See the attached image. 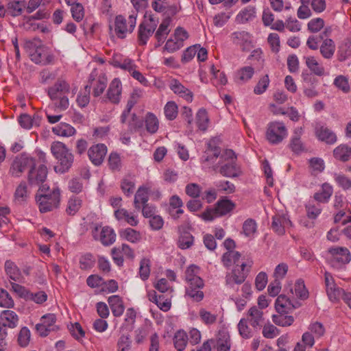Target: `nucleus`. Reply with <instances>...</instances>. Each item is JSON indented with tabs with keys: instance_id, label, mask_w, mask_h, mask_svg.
Returning <instances> with one entry per match:
<instances>
[{
	"instance_id": "nucleus-5",
	"label": "nucleus",
	"mask_w": 351,
	"mask_h": 351,
	"mask_svg": "<svg viewBox=\"0 0 351 351\" xmlns=\"http://www.w3.org/2000/svg\"><path fill=\"white\" fill-rule=\"evenodd\" d=\"M253 265L251 259L242 263L240 265H237L233 269L226 275V285L228 288L238 291V285L243 284L247 278L250 269Z\"/></svg>"
},
{
	"instance_id": "nucleus-42",
	"label": "nucleus",
	"mask_w": 351,
	"mask_h": 351,
	"mask_svg": "<svg viewBox=\"0 0 351 351\" xmlns=\"http://www.w3.org/2000/svg\"><path fill=\"white\" fill-rule=\"evenodd\" d=\"M25 0H10L8 3V10L12 16H20L25 8Z\"/></svg>"
},
{
	"instance_id": "nucleus-28",
	"label": "nucleus",
	"mask_w": 351,
	"mask_h": 351,
	"mask_svg": "<svg viewBox=\"0 0 351 351\" xmlns=\"http://www.w3.org/2000/svg\"><path fill=\"white\" fill-rule=\"evenodd\" d=\"M115 218L120 221H124L131 226H136L138 224L137 215L128 212L125 208H118L114 211Z\"/></svg>"
},
{
	"instance_id": "nucleus-37",
	"label": "nucleus",
	"mask_w": 351,
	"mask_h": 351,
	"mask_svg": "<svg viewBox=\"0 0 351 351\" xmlns=\"http://www.w3.org/2000/svg\"><path fill=\"white\" fill-rule=\"evenodd\" d=\"M255 17L256 8L249 5L240 11L236 17V20L238 23H245L253 20Z\"/></svg>"
},
{
	"instance_id": "nucleus-1",
	"label": "nucleus",
	"mask_w": 351,
	"mask_h": 351,
	"mask_svg": "<svg viewBox=\"0 0 351 351\" xmlns=\"http://www.w3.org/2000/svg\"><path fill=\"white\" fill-rule=\"evenodd\" d=\"M71 92L69 83L63 78L47 88V93L54 107L60 111L66 110L69 106V95Z\"/></svg>"
},
{
	"instance_id": "nucleus-43",
	"label": "nucleus",
	"mask_w": 351,
	"mask_h": 351,
	"mask_svg": "<svg viewBox=\"0 0 351 351\" xmlns=\"http://www.w3.org/2000/svg\"><path fill=\"white\" fill-rule=\"evenodd\" d=\"M196 125L201 131H206L208 127L209 119L205 109H199L196 114Z\"/></svg>"
},
{
	"instance_id": "nucleus-17",
	"label": "nucleus",
	"mask_w": 351,
	"mask_h": 351,
	"mask_svg": "<svg viewBox=\"0 0 351 351\" xmlns=\"http://www.w3.org/2000/svg\"><path fill=\"white\" fill-rule=\"evenodd\" d=\"M107 147L103 143L93 145L87 151L88 156L95 166H99L104 162L107 154Z\"/></svg>"
},
{
	"instance_id": "nucleus-56",
	"label": "nucleus",
	"mask_w": 351,
	"mask_h": 351,
	"mask_svg": "<svg viewBox=\"0 0 351 351\" xmlns=\"http://www.w3.org/2000/svg\"><path fill=\"white\" fill-rule=\"evenodd\" d=\"M193 244V237L188 232L181 234L178 241V245L182 250L191 247Z\"/></svg>"
},
{
	"instance_id": "nucleus-49",
	"label": "nucleus",
	"mask_w": 351,
	"mask_h": 351,
	"mask_svg": "<svg viewBox=\"0 0 351 351\" xmlns=\"http://www.w3.org/2000/svg\"><path fill=\"white\" fill-rule=\"evenodd\" d=\"M248 323L245 318H242L237 325L239 333L244 339H250L254 335L253 329L248 326Z\"/></svg>"
},
{
	"instance_id": "nucleus-10",
	"label": "nucleus",
	"mask_w": 351,
	"mask_h": 351,
	"mask_svg": "<svg viewBox=\"0 0 351 351\" xmlns=\"http://www.w3.org/2000/svg\"><path fill=\"white\" fill-rule=\"evenodd\" d=\"M287 136V129L282 122L272 121L268 123L265 137L271 144H279Z\"/></svg>"
},
{
	"instance_id": "nucleus-16",
	"label": "nucleus",
	"mask_w": 351,
	"mask_h": 351,
	"mask_svg": "<svg viewBox=\"0 0 351 351\" xmlns=\"http://www.w3.org/2000/svg\"><path fill=\"white\" fill-rule=\"evenodd\" d=\"M292 226V223L287 215L276 213L272 217L271 228L278 235L285 234L286 230Z\"/></svg>"
},
{
	"instance_id": "nucleus-31",
	"label": "nucleus",
	"mask_w": 351,
	"mask_h": 351,
	"mask_svg": "<svg viewBox=\"0 0 351 351\" xmlns=\"http://www.w3.org/2000/svg\"><path fill=\"white\" fill-rule=\"evenodd\" d=\"M108 302L114 317H120L123 315L125 307L121 297L117 295H111L108 298Z\"/></svg>"
},
{
	"instance_id": "nucleus-18",
	"label": "nucleus",
	"mask_w": 351,
	"mask_h": 351,
	"mask_svg": "<svg viewBox=\"0 0 351 351\" xmlns=\"http://www.w3.org/2000/svg\"><path fill=\"white\" fill-rule=\"evenodd\" d=\"M108 80L104 74L96 76L95 72H92L89 76L88 84L89 85V90L93 88V95L98 97L101 95L106 88Z\"/></svg>"
},
{
	"instance_id": "nucleus-53",
	"label": "nucleus",
	"mask_w": 351,
	"mask_h": 351,
	"mask_svg": "<svg viewBox=\"0 0 351 351\" xmlns=\"http://www.w3.org/2000/svg\"><path fill=\"white\" fill-rule=\"evenodd\" d=\"M257 230V223L252 218L246 219L243 224L242 232L247 237H252Z\"/></svg>"
},
{
	"instance_id": "nucleus-57",
	"label": "nucleus",
	"mask_w": 351,
	"mask_h": 351,
	"mask_svg": "<svg viewBox=\"0 0 351 351\" xmlns=\"http://www.w3.org/2000/svg\"><path fill=\"white\" fill-rule=\"evenodd\" d=\"M90 93L89 85H86L84 90L79 93L76 101L80 107L84 108L88 104L90 101Z\"/></svg>"
},
{
	"instance_id": "nucleus-4",
	"label": "nucleus",
	"mask_w": 351,
	"mask_h": 351,
	"mask_svg": "<svg viewBox=\"0 0 351 351\" xmlns=\"http://www.w3.org/2000/svg\"><path fill=\"white\" fill-rule=\"evenodd\" d=\"M39 194L36 195V202L41 213H47L58 208L60 202V191L58 188L49 190L47 185L39 188Z\"/></svg>"
},
{
	"instance_id": "nucleus-20",
	"label": "nucleus",
	"mask_w": 351,
	"mask_h": 351,
	"mask_svg": "<svg viewBox=\"0 0 351 351\" xmlns=\"http://www.w3.org/2000/svg\"><path fill=\"white\" fill-rule=\"evenodd\" d=\"M301 306L298 301L291 300L285 295H280L275 302V308L278 313H289Z\"/></svg>"
},
{
	"instance_id": "nucleus-41",
	"label": "nucleus",
	"mask_w": 351,
	"mask_h": 351,
	"mask_svg": "<svg viewBox=\"0 0 351 351\" xmlns=\"http://www.w3.org/2000/svg\"><path fill=\"white\" fill-rule=\"evenodd\" d=\"M254 74V69L250 66H243L239 69L235 75L236 81L244 83L250 80Z\"/></svg>"
},
{
	"instance_id": "nucleus-26",
	"label": "nucleus",
	"mask_w": 351,
	"mask_h": 351,
	"mask_svg": "<svg viewBox=\"0 0 351 351\" xmlns=\"http://www.w3.org/2000/svg\"><path fill=\"white\" fill-rule=\"evenodd\" d=\"M170 89L180 97L184 99L186 101L191 102L193 100L192 92L184 86L179 80L171 79L169 82Z\"/></svg>"
},
{
	"instance_id": "nucleus-36",
	"label": "nucleus",
	"mask_w": 351,
	"mask_h": 351,
	"mask_svg": "<svg viewBox=\"0 0 351 351\" xmlns=\"http://www.w3.org/2000/svg\"><path fill=\"white\" fill-rule=\"evenodd\" d=\"M5 271L9 278L14 281H21L23 276L20 269L11 261H6L5 263Z\"/></svg>"
},
{
	"instance_id": "nucleus-25",
	"label": "nucleus",
	"mask_w": 351,
	"mask_h": 351,
	"mask_svg": "<svg viewBox=\"0 0 351 351\" xmlns=\"http://www.w3.org/2000/svg\"><path fill=\"white\" fill-rule=\"evenodd\" d=\"M109 62L116 68H120L129 72L136 69V65L131 59L125 58L121 54H114Z\"/></svg>"
},
{
	"instance_id": "nucleus-23",
	"label": "nucleus",
	"mask_w": 351,
	"mask_h": 351,
	"mask_svg": "<svg viewBox=\"0 0 351 351\" xmlns=\"http://www.w3.org/2000/svg\"><path fill=\"white\" fill-rule=\"evenodd\" d=\"M302 128H299L294 130L293 135L291 137L289 147L295 154L299 155L306 151L305 145L301 140Z\"/></svg>"
},
{
	"instance_id": "nucleus-61",
	"label": "nucleus",
	"mask_w": 351,
	"mask_h": 351,
	"mask_svg": "<svg viewBox=\"0 0 351 351\" xmlns=\"http://www.w3.org/2000/svg\"><path fill=\"white\" fill-rule=\"evenodd\" d=\"M29 195L27 186L25 182H21L17 186L15 193V199L19 202H25Z\"/></svg>"
},
{
	"instance_id": "nucleus-24",
	"label": "nucleus",
	"mask_w": 351,
	"mask_h": 351,
	"mask_svg": "<svg viewBox=\"0 0 351 351\" xmlns=\"http://www.w3.org/2000/svg\"><path fill=\"white\" fill-rule=\"evenodd\" d=\"M171 18L166 17L162 20V23L160 24L158 29L156 30L154 34V37L157 40V43L155 45L156 47H158L164 43L165 39L167 38L168 34L171 31Z\"/></svg>"
},
{
	"instance_id": "nucleus-8",
	"label": "nucleus",
	"mask_w": 351,
	"mask_h": 351,
	"mask_svg": "<svg viewBox=\"0 0 351 351\" xmlns=\"http://www.w3.org/2000/svg\"><path fill=\"white\" fill-rule=\"evenodd\" d=\"M235 208V204L230 199L223 198L219 199L215 208H207L201 214L204 221H213L219 217L224 216L230 213Z\"/></svg>"
},
{
	"instance_id": "nucleus-7",
	"label": "nucleus",
	"mask_w": 351,
	"mask_h": 351,
	"mask_svg": "<svg viewBox=\"0 0 351 351\" xmlns=\"http://www.w3.org/2000/svg\"><path fill=\"white\" fill-rule=\"evenodd\" d=\"M137 14L134 13L127 19L123 15H117L114 19V31L117 38L123 39L128 34H131L136 24Z\"/></svg>"
},
{
	"instance_id": "nucleus-62",
	"label": "nucleus",
	"mask_w": 351,
	"mask_h": 351,
	"mask_svg": "<svg viewBox=\"0 0 351 351\" xmlns=\"http://www.w3.org/2000/svg\"><path fill=\"white\" fill-rule=\"evenodd\" d=\"M308 330L317 339L323 337L326 331L324 325L319 322L311 323L308 326Z\"/></svg>"
},
{
	"instance_id": "nucleus-21",
	"label": "nucleus",
	"mask_w": 351,
	"mask_h": 351,
	"mask_svg": "<svg viewBox=\"0 0 351 351\" xmlns=\"http://www.w3.org/2000/svg\"><path fill=\"white\" fill-rule=\"evenodd\" d=\"M245 319L249 322V324L254 330L262 328L265 321L263 311L256 306H252L247 311Z\"/></svg>"
},
{
	"instance_id": "nucleus-29",
	"label": "nucleus",
	"mask_w": 351,
	"mask_h": 351,
	"mask_svg": "<svg viewBox=\"0 0 351 351\" xmlns=\"http://www.w3.org/2000/svg\"><path fill=\"white\" fill-rule=\"evenodd\" d=\"M333 193V187L325 182L322 185L321 189L313 195V199L317 203H328Z\"/></svg>"
},
{
	"instance_id": "nucleus-47",
	"label": "nucleus",
	"mask_w": 351,
	"mask_h": 351,
	"mask_svg": "<svg viewBox=\"0 0 351 351\" xmlns=\"http://www.w3.org/2000/svg\"><path fill=\"white\" fill-rule=\"evenodd\" d=\"M288 313H282L278 315H273V322L280 326L285 327L293 324L294 317L291 315H287Z\"/></svg>"
},
{
	"instance_id": "nucleus-40",
	"label": "nucleus",
	"mask_w": 351,
	"mask_h": 351,
	"mask_svg": "<svg viewBox=\"0 0 351 351\" xmlns=\"http://www.w3.org/2000/svg\"><path fill=\"white\" fill-rule=\"evenodd\" d=\"M231 346L230 338L226 331H219L217 340V351H230Z\"/></svg>"
},
{
	"instance_id": "nucleus-58",
	"label": "nucleus",
	"mask_w": 351,
	"mask_h": 351,
	"mask_svg": "<svg viewBox=\"0 0 351 351\" xmlns=\"http://www.w3.org/2000/svg\"><path fill=\"white\" fill-rule=\"evenodd\" d=\"M30 338V330L27 327H23L20 330L17 337L19 345L23 348L27 347L29 343Z\"/></svg>"
},
{
	"instance_id": "nucleus-46",
	"label": "nucleus",
	"mask_w": 351,
	"mask_h": 351,
	"mask_svg": "<svg viewBox=\"0 0 351 351\" xmlns=\"http://www.w3.org/2000/svg\"><path fill=\"white\" fill-rule=\"evenodd\" d=\"M200 321L206 326L213 325L217 320V314L211 313L206 309L202 308L198 312Z\"/></svg>"
},
{
	"instance_id": "nucleus-55",
	"label": "nucleus",
	"mask_w": 351,
	"mask_h": 351,
	"mask_svg": "<svg viewBox=\"0 0 351 351\" xmlns=\"http://www.w3.org/2000/svg\"><path fill=\"white\" fill-rule=\"evenodd\" d=\"M108 164L109 168L113 171H120L121 169V159L120 155L117 152H112L110 154L108 159Z\"/></svg>"
},
{
	"instance_id": "nucleus-35",
	"label": "nucleus",
	"mask_w": 351,
	"mask_h": 351,
	"mask_svg": "<svg viewBox=\"0 0 351 351\" xmlns=\"http://www.w3.org/2000/svg\"><path fill=\"white\" fill-rule=\"evenodd\" d=\"M305 63L310 71L317 76H323L325 74V69L319 63L315 57L308 56L305 58Z\"/></svg>"
},
{
	"instance_id": "nucleus-3",
	"label": "nucleus",
	"mask_w": 351,
	"mask_h": 351,
	"mask_svg": "<svg viewBox=\"0 0 351 351\" xmlns=\"http://www.w3.org/2000/svg\"><path fill=\"white\" fill-rule=\"evenodd\" d=\"M51 152L58 160V165L54 167L55 171L60 173L68 171L73 163L74 156L66 145L60 141L53 142Z\"/></svg>"
},
{
	"instance_id": "nucleus-48",
	"label": "nucleus",
	"mask_w": 351,
	"mask_h": 351,
	"mask_svg": "<svg viewBox=\"0 0 351 351\" xmlns=\"http://www.w3.org/2000/svg\"><path fill=\"white\" fill-rule=\"evenodd\" d=\"M188 341L189 337L184 330H179L174 335V346L178 351H182L185 349Z\"/></svg>"
},
{
	"instance_id": "nucleus-34",
	"label": "nucleus",
	"mask_w": 351,
	"mask_h": 351,
	"mask_svg": "<svg viewBox=\"0 0 351 351\" xmlns=\"http://www.w3.org/2000/svg\"><path fill=\"white\" fill-rule=\"evenodd\" d=\"M52 132L58 136L70 137L75 134L76 130L70 124L60 123L52 128Z\"/></svg>"
},
{
	"instance_id": "nucleus-22",
	"label": "nucleus",
	"mask_w": 351,
	"mask_h": 351,
	"mask_svg": "<svg viewBox=\"0 0 351 351\" xmlns=\"http://www.w3.org/2000/svg\"><path fill=\"white\" fill-rule=\"evenodd\" d=\"M122 92L121 82L118 78H114L110 82L107 90L106 97L109 101L114 104H118L121 100Z\"/></svg>"
},
{
	"instance_id": "nucleus-30",
	"label": "nucleus",
	"mask_w": 351,
	"mask_h": 351,
	"mask_svg": "<svg viewBox=\"0 0 351 351\" xmlns=\"http://www.w3.org/2000/svg\"><path fill=\"white\" fill-rule=\"evenodd\" d=\"M149 191L150 188L147 186H142L138 189L134 199V206L136 210H140L141 208V205L147 203Z\"/></svg>"
},
{
	"instance_id": "nucleus-59",
	"label": "nucleus",
	"mask_w": 351,
	"mask_h": 351,
	"mask_svg": "<svg viewBox=\"0 0 351 351\" xmlns=\"http://www.w3.org/2000/svg\"><path fill=\"white\" fill-rule=\"evenodd\" d=\"M202 288L186 287V295L194 302H200L204 299V294L202 291Z\"/></svg>"
},
{
	"instance_id": "nucleus-52",
	"label": "nucleus",
	"mask_w": 351,
	"mask_h": 351,
	"mask_svg": "<svg viewBox=\"0 0 351 351\" xmlns=\"http://www.w3.org/2000/svg\"><path fill=\"white\" fill-rule=\"evenodd\" d=\"M292 294H295V296L301 300H306L308 297V291L306 289L304 281L298 280L294 285L293 290H291Z\"/></svg>"
},
{
	"instance_id": "nucleus-60",
	"label": "nucleus",
	"mask_w": 351,
	"mask_h": 351,
	"mask_svg": "<svg viewBox=\"0 0 351 351\" xmlns=\"http://www.w3.org/2000/svg\"><path fill=\"white\" fill-rule=\"evenodd\" d=\"M306 210V215L311 219H315L320 215L322 212V207L319 204H315L309 202L305 206Z\"/></svg>"
},
{
	"instance_id": "nucleus-33",
	"label": "nucleus",
	"mask_w": 351,
	"mask_h": 351,
	"mask_svg": "<svg viewBox=\"0 0 351 351\" xmlns=\"http://www.w3.org/2000/svg\"><path fill=\"white\" fill-rule=\"evenodd\" d=\"M333 156L341 162H347L351 158V147L341 144L333 150Z\"/></svg>"
},
{
	"instance_id": "nucleus-38",
	"label": "nucleus",
	"mask_w": 351,
	"mask_h": 351,
	"mask_svg": "<svg viewBox=\"0 0 351 351\" xmlns=\"http://www.w3.org/2000/svg\"><path fill=\"white\" fill-rule=\"evenodd\" d=\"M232 39L234 43L243 48L251 43V36L245 31L234 32L232 34Z\"/></svg>"
},
{
	"instance_id": "nucleus-50",
	"label": "nucleus",
	"mask_w": 351,
	"mask_h": 351,
	"mask_svg": "<svg viewBox=\"0 0 351 351\" xmlns=\"http://www.w3.org/2000/svg\"><path fill=\"white\" fill-rule=\"evenodd\" d=\"M123 124L128 125V131L130 133H133L136 132L138 129L142 128L143 126V121L140 119L136 114L130 113L129 117L127 119V121Z\"/></svg>"
},
{
	"instance_id": "nucleus-19",
	"label": "nucleus",
	"mask_w": 351,
	"mask_h": 351,
	"mask_svg": "<svg viewBox=\"0 0 351 351\" xmlns=\"http://www.w3.org/2000/svg\"><path fill=\"white\" fill-rule=\"evenodd\" d=\"M47 168L43 164L40 165L38 169L35 167L29 169L28 173V182L32 186L44 185L43 182L45 181L47 176Z\"/></svg>"
},
{
	"instance_id": "nucleus-15",
	"label": "nucleus",
	"mask_w": 351,
	"mask_h": 351,
	"mask_svg": "<svg viewBox=\"0 0 351 351\" xmlns=\"http://www.w3.org/2000/svg\"><path fill=\"white\" fill-rule=\"evenodd\" d=\"M111 256L113 261L118 266L123 264V256L128 259H134V250L127 244L123 243L120 246L114 247L111 250Z\"/></svg>"
},
{
	"instance_id": "nucleus-64",
	"label": "nucleus",
	"mask_w": 351,
	"mask_h": 351,
	"mask_svg": "<svg viewBox=\"0 0 351 351\" xmlns=\"http://www.w3.org/2000/svg\"><path fill=\"white\" fill-rule=\"evenodd\" d=\"M324 21L322 18H314L307 24V29L311 33H317L324 27Z\"/></svg>"
},
{
	"instance_id": "nucleus-6",
	"label": "nucleus",
	"mask_w": 351,
	"mask_h": 351,
	"mask_svg": "<svg viewBox=\"0 0 351 351\" xmlns=\"http://www.w3.org/2000/svg\"><path fill=\"white\" fill-rule=\"evenodd\" d=\"M237 156L231 149H226L221 156L216 168H219V172L225 177L234 178L240 173L239 167L237 163Z\"/></svg>"
},
{
	"instance_id": "nucleus-27",
	"label": "nucleus",
	"mask_w": 351,
	"mask_h": 351,
	"mask_svg": "<svg viewBox=\"0 0 351 351\" xmlns=\"http://www.w3.org/2000/svg\"><path fill=\"white\" fill-rule=\"evenodd\" d=\"M1 326L14 328L16 327L19 322L17 314L10 310H4L0 314Z\"/></svg>"
},
{
	"instance_id": "nucleus-39",
	"label": "nucleus",
	"mask_w": 351,
	"mask_h": 351,
	"mask_svg": "<svg viewBox=\"0 0 351 351\" xmlns=\"http://www.w3.org/2000/svg\"><path fill=\"white\" fill-rule=\"evenodd\" d=\"M119 234L122 239L132 243H136L142 239L141 232L131 228H127L120 231Z\"/></svg>"
},
{
	"instance_id": "nucleus-54",
	"label": "nucleus",
	"mask_w": 351,
	"mask_h": 351,
	"mask_svg": "<svg viewBox=\"0 0 351 351\" xmlns=\"http://www.w3.org/2000/svg\"><path fill=\"white\" fill-rule=\"evenodd\" d=\"M19 122L21 127L25 129H30L33 125H38L39 119L38 117H32L27 114H21L19 117Z\"/></svg>"
},
{
	"instance_id": "nucleus-51",
	"label": "nucleus",
	"mask_w": 351,
	"mask_h": 351,
	"mask_svg": "<svg viewBox=\"0 0 351 351\" xmlns=\"http://www.w3.org/2000/svg\"><path fill=\"white\" fill-rule=\"evenodd\" d=\"M82 200L76 196H72L68 201L66 212L69 215H74L82 207Z\"/></svg>"
},
{
	"instance_id": "nucleus-9",
	"label": "nucleus",
	"mask_w": 351,
	"mask_h": 351,
	"mask_svg": "<svg viewBox=\"0 0 351 351\" xmlns=\"http://www.w3.org/2000/svg\"><path fill=\"white\" fill-rule=\"evenodd\" d=\"M328 261L332 267H337L349 263L351 254L346 247H331L328 249Z\"/></svg>"
},
{
	"instance_id": "nucleus-63",
	"label": "nucleus",
	"mask_w": 351,
	"mask_h": 351,
	"mask_svg": "<svg viewBox=\"0 0 351 351\" xmlns=\"http://www.w3.org/2000/svg\"><path fill=\"white\" fill-rule=\"evenodd\" d=\"M269 78L267 74L263 75L258 80L257 84L254 86V93L256 95H261L266 91L269 85Z\"/></svg>"
},
{
	"instance_id": "nucleus-14",
	"label": "nucleus",
	"mask_w": 351,
	"mask_h": 351,
	"mask_svg": "<svg viewBox=\"0 0 351 351\" xmlns=\"http://www.w3.org/2000/svg\"><path fill=\"white\" fill-rule=\"evenodd\" d=\"M156 27V24L154 23L152 18L149 21L141 23L138 29L137 43L139 46H145L150 36L154 34Z\"/></svg>"
},
{
	"instance_id": "nucleus-13",
	"label": "nucleus",
	"mask_w": 351,
	"mask_h": 351,
	"mask_svg": "<svg viewBox=\"0 0 351 351\" xmlns=\"http://www.w3.org/2000/svg\"><path fill=\"white\" fill-rule=\"evenodd\" d=\"M315 136L318 141L327 145H334L337 141L336 133L322 123H316L314 127Z\"/></svg>"
},
{
	"instance_id": "nucleus-12",
	"label": "nucleus",
	"mask_w": 351,
	"mask_h": 351,
	"mask_svg": "<svg viewBox=\"0 0 351 351\" xmlns=\"http://www.w3.org/2000/svg\"><path fill=\"white\" fill-rule=\"evenodd\" d=\"M92 236L95 241H100L104 246L111 245L116 241V233L109 226L95 225L92 230Z\"/></svg>"
},
{
	"instance_id": "nucleus-45",
	"label": "nucleus",
	"mask_w": 351,
	"mask_h": 351,
	"mask_svg": "<svg viewBox=\"0 0 351 351\" xmlns=\"http://www.w3.org/2000/svg\"><path fill=\"white\" fill-rule=\"evenodd\" d=\"M145 127L149 134H155L159 128V121L155 114L148 112L145 118Z\"/></svg>"
},
{
	"instance_id": "nucleus-44",
	"label": "nucleus",
	"mask_w": 351,
	"mask_h": 351,
	"mask_svg": "<svg viewBox=\"0 0 351 351\" xmlns=\"http://www.w3.org/2000/svg\"><path fill=\"white\" fill-rule=\"evenodd\" d=\"M241 258V254L234 250H230L224 253L221 261L226 267H230L232 264H237Z\"/></svg>"
},
{
	"instance_id": "nucleus-2",
	"label": "nucleus",
	"mask_w": 351,
	"mask_h": 351,
	"mask_svg": "<svg viewBox=\"0 0 351 351\" xmlns=\"http://www.w3.org/2000/svg\"><path fill=\"white\" fill-rule=\"evenodd\" d=\"M328 30L326 29L318 35H311L306 40V46L311 50L319 49L323 58L331 60L336 51L335 41L327 36Z\"/></svg>"
},
{
	"instance_id": "nucleus-11",
	"label": "nucleus",
	"mask_w": 351,
	"mask_h": 351,
	"mask_svg": "<svg viewBox=\"0 0 351 351\" xmlns=\"http://www.w3.org/2000/svg\"><path fill=\"white\" fill-rule=\"evenodd\" d=\"M35 166V159L29 155L23 153L14 158L10 171L13 176L19 177L25 170L32 169Z\"/></svg>"
},
{
	"instance_id": "nucleus-32",
	"label": "nucleus",
	"mask_w": 351,
	"mask_h": 351,
	"mask_svg": "<svg viewBox=\"0 0 351 351\" xmlns=\"http://www.w3.org/2000/svg\"><path fill=\"white\" fill-rule=\"evenodd\" d=\"M337 60L343 62L351 56V40L348 38L343 40L338 46Z\"/></svg>"
}]
</instances>
